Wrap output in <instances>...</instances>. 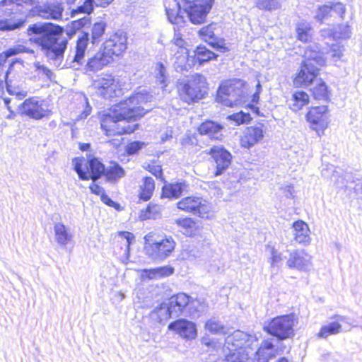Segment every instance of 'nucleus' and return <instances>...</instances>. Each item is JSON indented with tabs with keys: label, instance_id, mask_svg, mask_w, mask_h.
<instances>
[{
	"label": "nucleus",
	"instance_id": "f257e3e1",
	"mask_svg": "<svg viewBox=\"0 0 362 362\" xmlns=\"http://www.w3.org/2000/svg\"><path fill=\"white\" fill-rule=\"evenodd\" d=\"M259 344L255 336L235 331L225 339L223 349L229 352L226 362H247L252 356V362H269L275 356L272 341L267 339Z\"/></svg>",
	"mask_w": 362,
	"mask_h": 362
},
{
	"label": "nucleus",
	"instance_id": "f03ea898",
	"mask_svg": "<svg viewBox=\"0 0 362 362\" xmlns=\"http://www.w3.org/2000/svg\"><path fill=\"white\" fill-rule=\"evenodd\" d=\"M148 96L143 93H136L120 102L115 107L112 114L108 113L101 120V128L107 136L131 134L138 127V124H131V120H136L146 114L144 108L140 106L147 101Z\"/></svg>",
	"mask_w": 362,
	"mask_h": 362
},
{
	"label": "nucleus",
	"instance_id": "7ed1b4c3",
	"mask_svg": "<svg viewBox=\"0 0 362 362\" xmlns=\"http://www.w3.org/2000/svg\"><path fill=\"white\" fill-rule=\"evenodd\" d=\"M30 40L40 47L45 57L54 65L62 64L68 40L63 36V28L50 23H36L27 29Z\"/></svg>",
	"mask_w": 362,
	"mask_h": 362
},
{
	"label": "nucleus",
	"instance_id": "20e7f679",
	"mask_svg": "<svg viewBox=\"0 0 362 362\" xmlns=\"http://www.w3.org/2000/svg\"><path fill=\"white\" fill-rule=\"evenodd\" d=\"M73 165L74 170L83 180L91 179L95 182L104 174L109 181L115 182L125 175L124 170L117 163H111L105 169L97 158L86 160L84 158H75Z\"/></svg>",
	"mask_w": 362,
	"mask_h": 362
},
{
	"label": "nucleus",
	"instance_id": "39448f33",
	"mask_svg": "<svg viewBox=\"0 0 362 362\" xmlns=\"http://www.w3.org/2000/svg\"><path fill=\"white\" fill-rule=\"evenodd\" d=\"M314 48L308 47L305 50L303 63L293 81L297 86H310L317 78L320 68L325 64V58L319 47L315 45Z\"/></svg>",
	"mask_w": 362,
	"mask_h": 362
},
{
	"label": "nucleus",
	"instance_id": "423d86ee",
	"mask_svg": "<svg viewBox=\"0 0 362 362\" xmlns=\"http://www.w3.org/2000/svg\"><path fill=\"white\" fill-rule=\"evenodd\" d=\"M144 240L146 255L156 261H163L170 257L176 245L173 236L166 234L154 238L153 233H149L144 236Z\"/></svg>",
	"mask_w": 362,
	"mask_h": 362
},
{
	"label": "nucleus",
	"instance_id": "0eeeda50",
	"mask_svg": "<svg viewBox=\"0 0 362 362\" xmlns=\"http://www.w3.org/2000/svg\"><path fill=\"white\" fill-rule=\"evenodd\" d=\"M206 81L204 76L195 74L184 83L180 88V96L181 99L190 104L201 100L206 93Z\"/></svg>",
	"mask_w": 362,
	"mask_h": 362
},
{
	"label": "nucleus",
	"instance_id": "6e6552de",
	"mask_svg": "<svg viewBox=\"0 0 362 362\" xmlns=\"http://www.w3.org/2000/svg\"><path fill=\"white\" fill-rule=\"evenodd\" d=\"M243 83L240 80L223 83L218 88L216 100L225 106L233 107L242 102Z\"/></svg>",
	"mask_w": 362,
	"mask_h": 362
},
{
	"label": "nucleus",
	"instance_id": "1a4fd4ad",
	"mask_svg": "<svg viewBox=\"0 0 362 362\" xmlns=\"http://www.w3.org/2000/svg\"><path fill=\"white\" fill-rule=\"evenodd\" d=\"M214 2V0H182V6L191 23L202 24L204 23Z\"/></svg>",
	"mask_w": 362,
	"mask_h": 362
},
{
	"label": "nucleus",
	"instance_id": "9d476101",
	"mask_svg": "<svg viewBox=\"0 0 362 362\" xmlns=\"http://www.w3.org/2000/svg\"><path fill=\"white\" fill-rule=\"evenodd\" d=\"M294 316L286 315L274 318L264 330L279 339H285L293 334Z\"/></svg>",
	"mask_w": 362,
	"mask_h": 362
},
{
	"label": "nucleus",
	"instance_id": "9b49d317",
	"mask_svg": "<svg viewBox=\"0 0 362 362\" xmlns=\"http://www.w3.org/2000/svg\"><path fill=\"white\" fill-rule=\"evenodd\" d=\"M346 6L341 2H329L327 4L319 6L314 14V18L320 23L327 21L344 19Z\"/></svg>",
	"mask_w": 362,
	"mask_h": 362
},
{
	"label": "nucleus",
	"instance_id": "f8f14e48",
	"mask_svg": "<svg viewBox=\"0 0 362 362\" xmlns=\"http://www.w3.org/2000/svg\"><path fill=\"white\" fill-rule=\"evenodd\" d=\"M18 112L34 119H41L49 115L50 111L37 98L31 97L24 100L18 107Z\"/></svg>",
	"mask_w": 362,
	"mask_h": 362
},
{
	"label": "nucleus",
	"instance_id": "ddd939ff",
	"mask_svg": "<svg viewBox=\"0 0 362 362\" xmlns=\"http://www.w3.org/2000/svg\"><path fill=\"white\" fill-rule=\"evenodd\" d=\"M98 95L104 98L119 96L122 90L119 88L118 81L112 75L105 74L98 76L93 83Z\"/></svg>",
	"mask_w": 362,
	"mask_h": 362
},
{
	"label": "nucleus",
	"instance_id": "4468645a",
	"mask_svg": "<svg viewBox=\"0 0 362 362\" xmlns=\"http://www.w3.org/2000/svg\"><path fill=\"white\" fill-rule=\"evenodd\" d=\"M308 122L311 124V128L321 136L327 128L329 120L327 107L325 105L312 107L306 115Z\"/></svg>",
	"mask_w": 362,
	"mask_h": 362
},
{
	"label": "nucleus",
	"instance_id": "2eb2a0df",
	"mask_svg": "<svg viewBox=\"0 0 362 362\" xmlns=\"http://www.w3.org/2000/svg\"><path fill=\"white\" fill-rule=\"evenodd\" d=\"M103 52L110 57L112 56H119L127 49V37L122 32H117L104 42Z\"/></svg>",
	"mask_w": 362,
	"mask_h": 362
},
{
	"label": "nucleus",
	"instance_id": "dca6fc26",
	"mask_svg": "<svg viewBox=\"0 0 362 362\" xmlns=\"http://www.w3.org/2000/svg\"><path fill=\"white\" fill-rule=\"evenodd\" d=\"M286 265L291 269L307 272L312 267V257L304 250H296L290 252Z\"/></svg>",
	"mask_w": 362,
	"mask_h": 362
},
{
	"label": "nucleus",
	"instance_id": "f3484780",
	"mask_svg": "<svg viewBox=\"0 0 362 362\" xmlns=\"http://www.w3.org/2000/svg\"><path fill=\"white\" fill-rule=\"evenodd\" d=\"M264 125L261 123L247 127L243 132L240 139L241 146L250 148L261 141L264 136Z\"/></svg>",
	"mask_w": 362,
	"mask_h": 362
},
{
	"label": "nucleus",
	"instance_id": "a211bd4d",
	"mask_svg": "<svg viewBox=\"0 0 362 362\" xmlns=\"http://www.w3.org/2000/svg\"><path fill=\"white\" fill-rule=\"evenodd\" d=\"M209 153L213 158L216 163V176L220 175L227 169L231 163L232 156L230 152L221 146L211 148Z\"/></svg>",
	"mask_w": 362,
	"mask_h": 362
},
{
	"label": "nucleus",
	"instance_id": "6ab92c4d",
	"mask_svg": "<svg viewBox=\"0 0 362 362\" xmlns=\"http://www.w3.org/2000/svg\"><path fill=\"white\" fill-rule=\"evenodd\" d=\"M168 329L174 331L180 337L187 340L195 339L197 335L195 323L185 319H180L170 323Z\"/></svg>",
	"mask_w": 362,
	"mask_h": 362
},
{
	"label": "nucleus",
	"instance_id": "aec40b11",
	"mask_svg": "<svg viewBox=\"0 0 362 362\" xmlns=\"http://www.w3.org/2000/svg\"><path fill=\"white\" fill-rule=\"evenodd\" d=\"M223 129L224 127L221 124L206 120L199 125L198 132L201 135L206 136L210 139L221 141L223 137Z\"/></svg>",
	"mask_w": 362,
	"mask_h": 362
},
{
	"label": "nucleus",
	"instance_id": "412c9836",
	"mask_svg": "<svg viewBox=\"0 0 362 362\" xmlns=\"http://www.w3.org/2000/svg\"><path fill=\"white\" fill-rule=\"evenodd\" d=\"M183 40L181 38L177 37L175 39L174 49L175 51L174 54V66L176 69L181 70L187 69L190 65L189 64V59H188L187 49L183 47Z\"/></svg>",
	"mask_w": 362,
	"mask_h": 362
},
{
	"label": "nucleus",
	"instance_id": "4be33fe9",
	"mask_svg": "<svg viewBox=\"0 0 362 362\" xmlns=\"http://www.w3.org/2000/svg\"><path fill=\"white\" fill-rule=\"evenodd\" d=\"M88 33H83L78 37L74 55L71 58L70 66L75 67L76 65H82L84 62L85 52L88 42Z\"/></svg>",
	"mask_w": 362,
	"mask_h": 362
},
{
	"label": "nucleus",
	"instance_id": "5701e85b",
	"mask_svg": "<svg viewBox=\"0 0 362 362\" xmlns=\"http://www.w3.org/2000/svg\"><path fill=\"white\" fill-rule=\"evenodd\" d=\"M331 319H335V321L331 322L321 327L317 334L319 338L327 339L329 335L337 334L341 332V322L346 321V317L334 315L332 317Z\"/></svg>",
	"mask_w": 362,
	"mask_h": 362
},
{
	"label": "nucleus",
	"instance_id": "b1692460",
	"mask_svg": "<svg viewBox=\"0 0 362 362\" xmlns=\"http://www.w3.org/2000/svg\"><path fill=\"white\" fill-rule=\"evenodd\" d=\"M110 57L103 52L96 53L90 58L86 65V71L96 72L111 62Z\"/></svg>",
	"mask_w": 362,
	"mask_h": 362
},
{
	"label": "nucleus",
	"instance_id": "393cba45",
	"mask_svg": "<svg viewBox=\"0 0 362 362\" xmlns=\"http://www.w3.org/2000/svg\"><path fill=\"white\" fill-rule=\"evenodd\" d=\"M293 235L296 241L300 244H308L310 242L309 227L304 221L299 220L293 223Z\"/></svg>",
	"mask_w": 362,
	"mask_h": 362
},
{
	"label": "nucleus",
	"instance_id": "a878e982",
	"mask_svg": "<svg viewBox=\"0 0 362 362\" xmlns=\"http://www.w3.org/2000/svg\"><path fill=\"white\" fill-rule=\"evenodd\" d=\"M63 7L59 4H47L40 6L38 14L42 18L58 20L62 18Z\"/></svg>",
	"mask_w": 362,
	"mask_h": 362
},
{
	"label": "nucleus",
	"instance_id": "bb28decb",
	"mask_svg": "<svg viewBox=\"0 0 362 362\" xmlns=\"http://www.w3.org/2000/svg\"><path fill=\"white\" fill-rule=\"evenodd\" d=\"M182 2H177L173 0L168 6H165V11L169 21L178 26H182L185 23L184 17L180 14Z\"/></svg>",
	"mask_w": 362,
	"mask_h": 362
},
{
	"label": "nucleus",
	"instance_id": "cd10ccee",
	"mask_svg": "<svg viewBox=\"0 0 362 362\" xmlns=\"http://www.w3.org/2000/svg\"><path fill=\"white\" fill-rule=\"evenodd\" d=\"M54 239L60 246H66L73 239V234L64 223L58 222L54 226Z\"/></svg>",
	"mask_w": 362,
	"mask_h": 362
},
{
	"label": "nucleus",
	"instance_id": "c85d7f7f",
	"mask_svg": "<svg viewBox=\"0 0 362 362\" xmlns=\"http://www.w3.org/2000/svg\"><path fill=\"white\" fill-rule=\"evenodd\" d=\"M175 223L180 228V232L186 236L195 235L198 231L199 227L192 218H177Z\"/></svg>",
	"mask_w": 362,
	"mask_h": 362
},
{
	"label": "nucleus",
	"instance_id": "c756f323",
	"mask_svg": "<svg viewBox=\"0 0 362 362\" xmlns=\"http://www.w3.org/2000/svg\"><path fill=\"white\" fill-rule=\"evenodd\" d=\"M189 298L190 297L184 293H177L170 298L169 303L175 312V317L178 316L183 309L188 306Z\"/></svg>",
	"mask_w": 362,
	"mask_h": 362
},
{
	"label": "nucleus",
	"instance_id": "7c9ffc66",
	"mask_svg": "<svg viewBox=\"0 0 362 362\" xmlns=\"http://www.w3.org/2000/svg\"><path fill=\"white\" fill-rule=\"evenodd\" d=\"M173 272L174 269L168 266L150 269H144L141 273V277L144 279H157L168 276L173 274Z\"/></svg>",
	"mask_w": 362,
	"mask_h": 362
},
{
	"label": "nucleus",
	"instance_id": "2f4dec72",
	"mask_svg": "<svg viewBox=\"0 0 362 362\" xmlns=\"http://www.w3.org/2000/svg\"><path fill=\"white\" fill-rule=\"evenodd\" d=\"M187 185L185 182L170 183L163 187V196L167 198H177L184 191H186Z\"/></svg>",
	"mask_w": 362,
	"mask_h": 362
},
{
	"label": "nucleus",
	"instance_id": "473e14b6",
	"mask_svg": "<svg viewBox=\"0 0 362 362\" xmlns=\"http://www.w3.org/2000/svg\"><path fill=\"white\" fill-rule=\"evenodd\" d=\"M8 74L6 73L4 76V80L6 85V89L8 93L11 95H14L18 100H22L27 96L28 91L23 84H17L13 80L8 78Z\"/></svg>",
	"mask_w": 362,
	"mask_h": 362
},
{
	"label": "nucleus",
	"instance_id": "72a5a7b5",
	"mask_svg": "<svg viewBox=\"0 0 362 362\" xmlns=\"http://www.w3.org/2000/svg\"><path fill=\"white\" fill-rule=\"evenodd\" d=\"M296 32L297 39L303 42L311 40L313 35V28L310 23L302 21L296 24Z\"/></svg>",
	"mask_w": 362,
	"mask_h": 362
},
{
	"label": "nucleus",
	"instance_id": "f704fd0d",
	"mask_svg": "<svg viewBox=\"0 0 362 362\" xmlns=\"http://www.w3.org/2000/svg\"><path fill=\"white\" fill-rule=\"evenodd\" d=\"M200 198L199 197H187L182 198L177 203V206L179 209L185 212L196 214L198 204H201Z\"/></svg>",
	"mask_w": 362,
	"mask_h": 362
},
{
	"label": "nucleus",
	"instance_id": "c9c22d12",
	"mask_svg": "<svg viewBox=\"0 0 362 362\" xmlns=\"http://www.w3.org/2000/svg\"><path fill=\"white\" fill-rule=\"evenodd\" d=\"M153 74L156 78V83L160 86L162 88L168 86L169 75L166 67L162 62H158L155 64Z\"/></svg>",
	"mask_w": 362,
	"mask_h": 362
},
{
	"label": "nucleus",
	"instance_id": "e433bc0d",
	"mask_svg": "<svg viewBox=\"0 0 362 362\" xmlns=\"http://www.w3.org/2000/svg\"><path fill=\"white\" fill-rule=\"evenodd\" d=\"M291 101L290 107L292 110L296 112L308 103L309 96L304 91H298L293 95Z\"/></svg>",
	"mask_w": 362,
	"mask_h": 362
},
{
	"label": "nucleus",
	"instance_id": "4c0bfd02",
	"mask_svg": "<svg viewBox=\"0 0 362 362\" xmlns=\"http://www.w3.org/2000/svg\"><path fill=\"white\" fill-rule=\"evenodd\" d=\"M113 0H86L83 4L78 6L76 12L90 13L93 10V2L98 6L105 7L109 5Z\"/></svg>",
	"mask_w": 362,
	"mask_h": 362
},
{
	"label": "nucleus",
	"instance_id": "58836bf2",
	"mask_svg": "<svg viewBox=\"0 0 362 362\" xmlns=\"http://www.w3.org/2000/svg\"><path fill=\"white\" fill-rule=\"evenodd\" d=\"M155 189L154 180L151 177H146L144 179L143 185L141 186V192L139 194V198L144 201H147L151 197Z\"/></svg>",
	"mask_w": 362,
	"mask_h": 362
},
{
	"label": "nucleus",
	"instance_id": "ea45409f",
	"mask_svg": "<svg viewBox=\"0 0 362 362\" xmlns=\"http://www.w3.org/2000/svg\"><path fill=\"white\" fill-rule=\"evenodd\" d=\"M317 85L311 89L315 98L319 100H327L329 92L325 83L320 78L317 79Z\"/></svg>",
	"mask_w": 362,
	"mask_h": 362
},
{
	"label": "nucleus",
	"instance_id": "a19ab883",
	"mask_svg": "<svg viewBox=\"0 0 362 362\" xmlns=\"http://www.w3.org/2000/svg\"><path fill=\"white\" fill-rule=\"evenodd\" d=\"M194 57L199 64L206 62L216 57V55L205 47L199 46L194 50Z\"/></svg>",
	"mask_w": 362,
	"mask_h": 362
},
{
	"label": "nucleus",
	"instance_id": "79ce46f5",
	"mask_svg": "<svg viewBox=\"0 0 362 362\" xmlns=\"http://www.w3.org/2000/svg\"><path fill=\"white\" fill-rule=\"evenodd\" d=\"M204 328L206 330L214 334H226V327L216 318H211L207 320L205 323Z\"/></svg>",
	"mask_w": 362,
	"mask_h": 362
},
{
	"label": "nucleus",
	"instance_id": "37998d69",
	"mask_svg": "<svg viewBox=\"0 0 362 362\" xmlns=\"http://www.w3.org/2000/svg\"><path fill=\"white\" fill-rule=\"evenodd\" d=\"M107 23L105 21L100 20L95 22L92 28L91 41L93 44L100 42L101 37L105 33Z\"/></svg>",
	"mask_w": 362,
	"mask_h": 362
},
{
	"label": "nucleus",
	"instance_id": "c03bdc74",
	"mask_svg": "<svg viewBox=\"0 0 362 362\" xmlns=\"http://www.w3.org/2000/svg\"><path fill=\"white\" fill-rule=\"evenodd\" d=\"M201 204H198L195 215H198L202 218H211L214 216L212 206L206 200L200 198Z\"/></svg>",
	"mask_w": 362,
	"mask_h": 362
},
{
	"label": "nucleus",
	"instance_id": "a18cd8bd",
	"mask_svg": "<svg viewBox=\"0 0 362 362\" xmlns=\"http://www.w3.org/2000/svg\"><path fill=\"white\" fill-rule=\"evenodd\" d=\"M24 24V21H15L13 18H0V30H13L20 28Z\"/></svg>",
	"mask_w": 362,
	"mask_h": 362
},
{
	"label": "nucleus",
	"instance_id": "49530a36",
	"mask_svg": "<svg viewBox=\"0 0 362 362\" xmlns=\"http://www.w3.org/2000/svg\"><path fill=\"white\" fill-rule=\"evenodd\" d=\"M334 40L349 39L351 35V30L348 23L334 26Z\"/></svg>",
	"mask_w": 362,
	"mask_h": 362
},
{
	"label": "nucleus",
	"instance_id": "de8ad7c7",
	"mask_svg": "<svg viewBox=\"0 0 362 362\" xmlns=\"http://www.w3.org/2000/svg\"><path fill=\"white\" fill-rule=\"evenodd\" d=\"M155 311L160 321L166 320L175 316V312L171 309L170 303H162Z\"/></svg>",
	"mask_w": 362,
	"mask_h": 362
},
{
	"label": "nucleus",
	"instance_id": "09e8293b",
	"mask_svg": "<svg viewBox=\"0 0 362 362\" xmlns=\"http://www.w3.org/2000/svg\"><path fill=\"white\" fill-rule=\"evenodd\" d=\"M161 206L158 204H149L145 211H141V216L144 219L157 218L160 215Z\"/></svg>",
	"mask_w": 362,
	"mask_h": 362
},
{
	"label": "nucleus",
	"instance_id": "8fccbe9b",
	"mask_svg": "<svg viewBox=\"0 0 362 362\" xmlns=\"http://www.w3.org/2000/svg\"><path fill=\"white\" fill-rule=\"evenodd\" d=\"M188 308L191 315H194L195 313H203L206 310V304L204 300H189L188 304Z\"/></svg>",
	"mask_w": 362,
	"mask_h": 362
},
{
	"label": "nucleus",
	"instance_id": "3c124183",
	"mask_svg": "<svg viewBox=\"0 0 362 362\" xmlns=\"http://www.w3.org/2000/svg\"><path fill=\"white\" fill-rule=\"evenodd\" d=\"M227 119L234 121L236 125H240L250 122L252 119V117L248 112L240 111L239 112L228 115Z\"/></svg>",
	"mask_w": 362,
	"mask_h": 362
},
{
	"label": "nucleus",
	"instance_id": "603ef678",
	"mask_svg": "<svg viewBox=\"0 0 362 362\" xmlns=\"http://www.w3.org/2000/svg\"><path fill=\"white\" fill-rule=\"evenodd\" d=\"M257 6L260 9H275L279 6V0H257Z\"/></svg>",
	"mask_w": 362,
	"mask_h": 362
},
{
	"label": "nucleus",
	"instance_id": "864d4df0",
	"mask_svg": "<svg viewBox=\"0 0 362 362\" xmlns=\"http://www.w3.org/2000/svg\"><path fill=\"white\" fill-rule=\"evenodd\" d=\"M202 343L206 346L211 348L214 350L220 349L222 346V342L218 341L214 338H211L209 336L202 337Z\"/></svg>",
	"mask_w": 362,
	"mask_h": 362
},
{
	"label": "nucleus",
	"instance_id": "5fc2aeb1",
	"mask_svg": "<svg viewBox=\"0 0 362 362\" xmlns=\"http://www.w3.org/2000/svg\"><path fill=\"white\" fill-rule=\"evenodd\" d=\"M34 51L22 45H18L7 50L8 56H13L19 53H33Z\"/></svg>",
	"mask_w": 362,
	"mask_h": 362
},
{
	"label": "nucleus",
	"instance_id": "6e6d98bb",
	"mask_svg": "<svg viewBox=\"0 0 362 362\" xmlns=\"http://www.w3.org/2000/svg\"><path fill=\"white\" fill-rule=\"evenodd\" d=\"M199 33L200 36H202L203 40H204L206 42L214 39V33L212 25L203 27L202 29H200Z\"/></svg>",
	"mask_w": 362,
	"mask_h": 362
},
{
	"label": "nucleus",
	"instance_id": "4d7b16f0",
	"mask_svg": "<svg viewBox=\"0 0 362 362\" xmlns=\"http://www.w3.org/2000/svg\"><path fill=\"white\" fill-rule=\"evenodd\" d=\"M344 46L339 44H333L331 46L330 52L331 56L334 60H338L341 58L344 52Z\"/></svg>",
	"mask_w": 362,
	"mask_h": 362
},
{
	"label": "nucleus",
	"instance_id": "13d9d810",
	"mask_svg": "<svg viewBox=\"0 0 362 362\" xmlns=\"http://www.w3.org/2000/svg\"><path fill=\"white\" fill-rule=\"evenodd\" d=\"M35 66L36 67V69L38 71L39 74H42L47 76L48 79L50 81H52L54 78V73L49 69L47 66L40 64L39 62L35 63Z\"/></svg>",
	"mask_w": 362,
	"mask_h": 362
},
{
	"label": "nucleus",
	"instance_id": "bf43d9fd",
	"mask_svg": "<svg viewBox=\"0 0 362 362\" xmlns=\"http://www.w3.org/2000/svg\"><path fill=\"white\" fill-rule=\"evenodd\" d=\"M144 142L139 141H133L129 144L127 146V152L128 154H134L137 153L144 146Z\"/></svg>",
	"mask_w": 362,
	"mask_h": 362
},
{
	"label": "nucleus",
	"instance_id": "052dcab7",
	"mask_svg": "<svg viewBox=\"0 0 362 362\" xmlns=\"http://www.w3.org/2000/svg\"><path fill=\"white\" fill-rule=\"evenodd\" d=\"M271 265L272 267H279V264L282 261L281 254L278 252L274 247L271 248Z\"/></svg>",
	"mask_w": 362,
	"mask_h": 362
},
{
	"label": "nucleus",
	"instance_id": "680f3d73",
	"mask_svg": "<svg viewBox=\"0 0 362 362\" xmlns=\"http://www.w3.org/2000/svg\"><path fill=\"white\" fill-rule=\"evenodd\" d=\"M100 199L104 204H107V206L114 207L115 209H117L119 206V204L112 201L105 193L102 194Z\"/></svg>",
	"mask_w": 362,
	"mask_h": 362
},
{
	"label": "nucleus",
	"instance_id": "e2e57ef3",
	"mask_svg": "<svg viewBox=\"0 0 362 362\" xmlns=\"http://www.w3.org/2000/svg\"><path fill=\"white\" fill-rule=\"evenodd\" d=\"M320 36L323 39H326V38H332V39H334V28L332 29H331V28H323V29H321L320 31Z\"/></svg>",
	"mask_w": 362,
	"mask_h": 362
},
{
	"label": "nucleus",
	"instance_id": "0e129e2a",
	"mask_svg": "<svg viewBox=\"0 0 362 362\" xmlns=\"http://www.w3.org/2000/svg\"><path fill=\"white\" fill-rule=\"evenodd\" d=\"M90 189L92 193L100 195V197L102 196V194L105 193L104 189L94 182L90 185Z\"/></svg>",
	"mask_w": 362,
	"mask_h": 362
},
{
	"label": "nucleus",
	"instance_id": "69168bd1",
	"mask_svg": "<svg viewBox=\"0 0 362 362\" xmlns=\"http://www.w3.org/2000/svg\"><path fill=\"white\" fill-rule=\"evenodd\" d=\"M209 43L213 48L221 52H225L227 50V48L225 47V45L222 44L221 45L219 42L210 41Z\"/></svg>",
	"mask_w": 362,
	"mask_h": 362
},
{
	"label": "nucleus",
	"instance_id": "338daca9",
	"mask_svg": "<svg viewBox=\"0 0 362 362\" xmlns=\"http://www.w3.org/2000/svg\"><path fill=\"white\" fill-rule=\"evenodd\" d=\"M297 154L298 156V162L300 164L306 163L308 161L309 156H305V153L303 150H300V151H298L297 153Z\"/></svg>",
	"mask_w": 362,
	"mask_h": 362
},
{
	"label": "nucleus",
	"instance_id": "774afa93",
	"mask_svg": "<svg viewBox=\"0 0 362 362\" xmlns=\"http://www.w3.org/2000/svg\"><path fill=\"white\" fill-rule=\"evenodd\" d=\"M354 191L357 194L362 196V180L358 181L354 187Z\"/></svg>",
	"mask_w": 362,
	"mask_h": 362
}]
</instances>
